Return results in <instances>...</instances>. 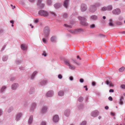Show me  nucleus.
Returning a JSON list of instances; mask_svg holds the SVG:
<instances>
[{"instance_id": "1", "label": "nucleus", "mask_w": 125, "mask_h": 125, "mask_svg": "<svg viewBox=\"0 0 125 125\" xmlns=\"http://www.w3.org/2000/svg\"><path fill=\"white\" fill-rule=\"evenodd\" d=\"M78 19L80 21V23L83 25L87 26L88 25V23L86 21V19L85 17L79 16Z\"/></svg>"}, {"instance_id": "2", "label": "nucleus", "mask_w": 125, "mask_h": 125, "mask_svg": "<svg viewBox=\"0 0 125 125\" xmlns=\"http://www.w3.org/2000/svg\"><path fill=\"white\" fill-rule=\"evenodd\" d=\"M50 30L49 28L48 27L45 28L43 30V34L44 36L46 38L50 34Z\"/></svg>"}, {"instance_id": "3", "label": "nucleus", "mask_w": 125, "mask_h": 125, "mask_svg": "<svg viewBox=\"0 0 125 125\" xmlns=\"http://www.w3.org/2000/svg\"><path fill=\"white\" fill-rule=\"evenodd\" d=\"M83 29L81 28H79L75 30H71L70 31L73 34H74L78 33H81L83 31Z\"/></svg>"}, {"instance_id": "4", "label": "nucleus", "mask_w": 125, "mask_h": 125, "mask_svg": "<svg viewBox=\"0 0 125 125\" xmlns=\"http://www.w3.org/2000/svg\"><path fill=\"white\" fill-rule=\"evenodd\" d=\"M40 15L44 17H47L49 16V13L46 11L43 10H40L39 12Z\"/></svg>"}, {"instance_id": "5", "label": "nucleus", "mask_w": 125, "mask_h": 125, "mask_svg": "<svg viewBox=\"0 0 125 125\" xmlns=\"http://www.w3.org/2000/svg\"><path fill=\"white\" fill-rule=\"evenodd\" d=\"M48 108V107L47 106H43L41 110V113L42 115L45 114L47 112Z\"/></svg>"}, {"instance_id": "6", "label": "nucleus", "mask_w": 125, "mask_h": 125, "mask_svg": "<svg viewBox=\"0 0 125 125\" xmlns=\"http://www.w3.org/2000/svg\"><path fill=\"white\" fill-rule=\"evenodd\" d=\"M64 62L69 67L70 69L72 70H74L75 69V67L72 65L70 63L69 61L67 60H65L64 61Z\"/></svg>"}, {"instance_id": "7", "label": "nucleus", "mask_w": 125, "mask_h": 125, "mask_svg": "<svg viewBox=\"0 0 125 125\" xmlns=\"http://www.w3.org/2000/svg\"><path fill=\"white\" fill-rule=\"evenodd\" d=\"M38 73V72L35 71L33 72L31 74L29 77V79L31 80H34L35 77Z\"/></svg>"}, {"instance_id": "8", "label": "nucleus", "mask_w": 125, "mask_h": 125, "mask_svg": "<svg viewBox=\"0 0 125 125\" xmlns=\"http://www.w3.org/2000/svg\"><path fill=\"white\" fill-rule=\"evenodd\" d=\"M121 12L120 9L119 8H116L114 10L112 11V13L114 14L118 15Z\"/></svg>"}, {"instance_id": "9", "label": "nucleus", "mask_w": 125, "mask_h": 125, "mask_svg": "<svg viewBox=\"0 0 125 125\" xmlns=\"http://www.w3.org/2000/svg\"><path fill=\"white\" fill-rule=\"evenodd\" d=\"M54 95L53 91L50 90L46 94V96L47 97H51L53 96Z\"/></svg>"}, {"instance_id": "10", "label": "nucleus", "mask_w": 125, "mask_h": 125, "mask_svg": "<svg viewBox=\"0 0 125 125\" xmlns=\"http://www.w3.org/2000/svg\"><path fill=\"white\" fill-rule=\"evenodd\" d=\"M19 85L18 83H15L12 84L11 87V89L13 90H15L19 87Z\"/></svg>"}, {"instance_id": "11", "label": "nucleus", "mask_w": 125, "mask_h": 125, "mask_svg": "<svg viewBox=\"0 0 125 125\" xmlns=\"http://www.w3.org/2000/svg\"><path fill=\"white\" fill-rule=\"evenodd\" d=\"M36 106V104L35 102L32 103L30 109V111L32 112H33L35 109Z\"/></svg>"}, {"instance_id": "12", "label": "nucleus", "mask_w": 125, "mask_h": 125, "mask_svg": "<svg viewBox=\"0 0 125 125\" xmlns=\"http://www.w3.org/2000/svg\"><path fill=\"white\" fill-rule=\"evenodd\" d=\"M59 120V117L58 115H55L53 117L52 120L54 123H56Z\"/></svg>"}, {"instance_id": "13", "label": "nucleus", "mask_w": 125, "mask_h": 125, "mask_svg": "<svg viewBox=\"0 0 125 125\" xmlns=\"http://www.w3.org/2000/svg\"><path fill=\"white\" fill-rule=\"evenodd\" d=\"M87 7L86 5L84 4H82L81 6V10L82 12L85 11L87 9Z\"/></svg>"}, {"instance_id": "14", "label": "nucleus", "mask_w": 125, "mask_h": 125, "mask_svg": "<svg viewBox=\"0 0 125 125\" xmlns=\"http://www.w3.org/2000/svg\"><path fill=\"white\" fill-rule=\"evenodd\" d=\"M97 8L96 6L92 5L91 6L90 8V11L92 12H94L96 10Z\"/></svg>"}, {"instance_id": "15", "label": "nucleus", "mask_w": 125, "mask_h": 125, "mask_svg": "<svg viewBox=\"0 0 125 125\" xmlns=\"http://www.w3.org/2000/svg\"><path fill=\"white\" fill-rule=\"evenodd\" d=\"M22 115V113H21L18 114L16 116V120L17 121L19 120L21 117Z\"/></svg>"}, {"instance_id": "16", "label": "nucleus", "mask_w": 125, "mask_h": 125, "mask_svg": "<svg viewBox=\"0 0 125 125\" xmlns=\"http://www.w3.org/2000/svg\"><path fill=\"white\" fill-rule=\"evenodd\" d=\"M70 111L69 109H67L65 110L64 112V115L66 117H68L70 115Z\"/></svg>"}, {"instance_id": "17", "label": "nucleus", "mask_w": 125, "mask_h": 125, "mask_svg": "<svg viewBox=\"0 0 125 125\" xmlns=\"http://www.w3.org/2000/svg\"><path fill=\"white\" fill-rule=\"evenodd\" d=\"M99 112L98 111L95 110L93 111L91 114V115L94 117L97 116L98 115Z\"/></svg>"}, {"instance_id": "18", "label": "nucleus", "mask_w": 125, "mask_h": 125, "mask_svg": "<svg viewBox=\"0 0 125 125\" xmlns=\"http://www.w3.org/2000/svg\"><path fill=\"white\" fill-rule=\"evenodd\" d=\"M21 47L22 50L23 51H27V46L26 44H22L21 45Z\"/></svg>"}, {"instance_id": "19", "label": "nucleus", "mask_w": 125, "mask_h": 125, "mask_svg": "<svg viewBox=\"0 0 125 125\" xmlns=\"http://www.w3.org/2000/svg\"><path fill=\"white\" fill-rule=\"evenodd\" d=\"M33 116L32 115H31L29 117L28 121V123L29 125H31L33 122Z\"/></svg>"}, {"instance_id": "20", "label": "nucleus", "mask_w": 125, "mask_h": 125, "mask_svg": "<svg viewBox=\"0 0 125 125\" xmlns=\"http://www.w3.org/2000/svg\"><path fill=\"white\" fill-rule=\"evenodd\" d=\"M7 86H3L1 88L0 90V93H3L5 91Z\"/></svg>"}, {"instance_id": "21", "label": "nucleus", "mask_w": 125, "mask_h": 125, "mask_svg": "<svg viewBox=\"0 0 125 125\" xmlns=\"http://www.w3.org/2000/svg\"><path fill=\"white\" fill-rule=\"evenodd\" d=\"M69 0H65L64 2L63 6L66 8H67L69 6Z\"/></svg>"}, {"instance_id": "22", "label": "nucleus", "mask_w": 125, "mask_h": 125, "mask_svg": "<svg viewBox=\"0 0 125 125\" xmlns=\"http://www.w3.org/2000/svg\"><path fill=\"white\" fill-rule=\"evenodd\" d=\"M90 19L93 20H96L98 19V17L95 15H93L91 16Z\"/></svg>"}, {"instance_id": "23", "label": "nucleus", "mask_w": 125, "mask_h": 125, "mask_svg": "<svg viewBox=\"0 0 125 125\" xmlns=\"http://www.w3.org/2000/svg\"><path fill=\"white\" fill-rule=\"evenodd\" d=\"M56 37L55 36H52L50 38L51 41L52 42H55L56 40Z\"/></svg>"}, {"instance_id": "24", "label": "nucleus", "mask_w": 125, "mask_h": 125, "mask_svg": "<svg viewBox=\"0 0 125 125\" xmlns=\"http://www.w3.org/2000/svg\"><path fill=\"white\" fill-rule=\"evenodd\" d=\"M47 82V81L46 80H44L40 82V84L41 86H42L45 84Z\"/></svg>"}, {"instance_id": "25", "label": "nucleus", "mask_w": 125, "mask_h": 125, "mask_svg": "<svg viewBox=\"0 0 125 125\" xmlns=\"http://www.w3.org/2000/svg\"><path fill=\"white\" fill-rule=\"evenodd\" d=\"M34 92V89L33 87H31L30 88L29 91V94H33Z\"/></svg>"}, {"instance_id": "26", "label": "nucleus", "mask_w": 125, "mask_h": 125, "mask_svg": "<svg viewBox=\"0 0 125 125\" xmlns=\"http://www.w3.org/2000/svg\"><path fill=\"white\" fill-rule=\"evenodd\" d=\"M64 92L63 91H60L58 93V95L60 96H62L64 95Z\"/></svg>"}, {"instance_id": "27", "label": "nucleus", "mask_w": 125, "mask_h": 125, "mask_svg": "<svg viewBox=\"0 0 125 125\" xmlns=\"http://www.w3.org/2000/svg\"><path fill=\"white\" fill-rule=\"evenodd\" d=\"M37 5L41 9L43 8L45 4H41V3L39 4H38V3H37Z\"/></svg>"}, {"instance_id": "28", "label": "nucleus", "mask_w": 125, "mask_h": 125, "mask_svg": "<svg viewBox=\"0 0 125 125\" xmlns=\"http://www.w3.org/2000/svg\"><path fill=\"white\" fill-rule=\"evenodd\" d=\"M61 5V4L60 3H57L54 4V7L55 8L57 9L60 7Z\"/></svg>"}, {"instance_id": "29", "label": "nucleus", "mask_w": 125, "mask_h": 125, "mask_svg": "<svg viewBox=\"0 0 125 125\" xmlns=\"http://www.w3.org/2000/svg\"><path fill=\"white\" fill-rule=\"evenodd\" d=\"M107 10L108 11H110L112 10L113 9L112 6L111 5H109L107 6Z\"/></svg>"}, {"instance_id": "30", "label": "nucleus", "mask_w": 125, "mask_h": 125, "mask_svg": "<svg viewBox=\"0 0 125 125\" xmlns=\"http://www.w3.org/2000/svg\"><path fill=\"white\" fill-rule=\"evenodd\" d=\"M119 103L121 105H123V98L122 96L120 99Z\"/></svg>"}, {"instance_id": "31", "label": "nucleus", "mask_w": 125, "mask_h": 125, "mask_svg": "<svg viewBox=\"0 0 125 125\" xmlns=\"http://www.w3.org/2000/svg\"><path fill=\"white\" fill-rule=\"evenodd\" d=\"M13 110V107H10L8 108L7 110V112L8 113H10L12 112Z\"/></svg>"}, {"instance_id": "32", "label": "nucleus", "mask_w": 125, "mask_h": 125, "mask_svg": "<svg viewBox=\"0 0 125 125\" xmlns=\"http://www.w3.org/2000/svg\"><path fill=\"white\" fill-rule=\"evenodd\" d=\"M8 59V56H5L3 57L2 58V60L3 61H7Z\"/></svg>"}, {"instance_id": "33", "label": "nucleus", "mask_w": 125, "mask_h": 125, "mask_svg": "<svg viewBox=\"0 0 125 125\" xmlns=\"http://www.w3.org/2000/svg\"><path fill=\"white\" fill-rule=\"evenodd\" d=\"M109 25L110 26H113V24L112 23V20L110 19L109 20Z\"/></svg>"}, {"instance_id": "34", "label": "nucleus", "mask_w": 125, "mask_h": 125, "mask_svg": "<svg viewBox=\"0 0 125 125\" xmlns=\"http://www.w3.org/2000/svg\"><path fill=\"white\" fill-rule=\"evenodd\" d=\"M21 61L20 60H17L15 62V63L17 64H19L21 63Z\"/></svg>"}, {"instance_id": "35", "label": "nucleus", "mask_w": 125, "mask_h": 125, "mask_svg": "<svg viewBox=\"0 0 125 125\" xmlns=\"http://www.w3.org/2000/svg\"><path fill=\"white\" fill-rule=\"evenodd\" d=\"M83 100V98L81 96L79 97L78 99V101L80 102H82Z\"/></svg>"}, {"instance_id": "36", "label": "nucleus", "mask_w": 125, "mask_h": 125, "mask_svg": "<svg viewBox=\"0 0 125 125\" xmlns=\"http://www.w3.org/2000/svg\"><path fill=\"white\" fill-rule=\"evenodd\" d=\"M101 10L102 11H105L107 10V7H104L101 8Z\"/></svg>"}, {"instance_id": "37", "label": "nucleus", "mask_w": 125, "mask_h": 125, "mask_svg": "<svg viewBox=\"0 0 125 125\" xmlns=\"http://www.w3.org/2000/svg\"><path fill=\"white\" fill-rule=\"evenodd\" d=\"M49 13L51 14V15H52V16L54 17H56L57 16L56 15L54 12H51Z\"/></svg>"}, {"instance_id": "38", "label": "nucleus", "mask_w": 125, "mask_h": 125, "mask_svg": "<svg viewBox=\"0 0 125 125\" xmlns=\"http://www.w3.org/2000/svg\"><path fill=\"white\" fill-rule=\"evenodd\" d=\"M125 69V67H122L120 68L119 69V70L120 72L123 71Z\"/></svg>"}, {"instance_id": "39", "label": "nucleus", "mask_w": 125, "mask_h": 125, "mask_svg": "<svg viewBox=\"0 0 125 125\" xmlns=\"http://www.w3.org/2000/svg\"><path fill=\"white\" fill-rule=\"evenodd\" d=\"M94 5L96 6V8L97 7H99L101 6V4L99 3H96Z\"/></svg>"}, {"instance_id": "40", "label": "nucleus", "mask_w": 125, "mask_h": 125, "mask_svg": "<svg viewBox=\"0 0 125 125\" xmlns=\"http://www.w3.org/2000/svg\"><path fill=\"white\" fill-rule=\"evenodd\" d=\"M42 42L43 43H46L47 42L46 39L45 38H43L42 39Z\"/></svg>"}, {"instance_id": "41", "label": "nucleus", "mask_w": 125, "mask_h": 125, "mask_svg": "<svg viewBox=\"0 0 125 125\" xmlns=\"http://www.w3.org/2000/svg\"><path fill=\"white\" fill-rule=\"evenodd\" d=\"M90 27L91 28H93L95 27V25L94 24H92L90 25Z\"/></svg>"}, {"instance_id": "42", "label": "nucleus", "mask_w": 125, "mask_h": 125, "mask_svg": "<svg viewBox=\"0 0 125 125\" xmlns=\"http://www.w3.org/2000/svg\"><path fill=\"white\" fill-rule=\"evenodd\" d=\"M115 24L118 25H121L122 24L121 22L119 21H116L115 22Z\"/></svg>"}, {"instance_id": "43", "label": "nucleus", "mask_w": 125, "mask_h": 125, "mask_svg": "<svg viewBox=\"0 0 125 125\" xmlns=\"http://www.w3.org/2000/svg\"><path fill=\"white\" fill-rule=\"evenodd\" d=\"M120 87L121 88L123 89H125V84H122L121 85Z\"/></svg>"}, {"instance_id": "44", "label": "nucleus", "mask_w": 125, "mask_h": 125, "mask_svg": "<svg viewBox=\"0 0 125 125\" xmlns=\"http://www.w3.org/2000/svg\"><path fill=\"white\" fill-rule=\"evenodd\" d=\"M15 79V77H11L10 78V80L11 81H13Z\"/></svg>"}, {"instance_id": "45", "label": "nucleus", "mask_w": 125, "mask_h": 125, "mask_svg": "<svg viewBox=\"0 0 125 125\" xmlns=\"http://www.w3.org/2000/svg\"><path fill=\"white\" fill-rule=\"evenodd\" d=\"M58 78L59 79H61L62 78V76L61 74H59L58 75Z\"/></svg>"}, {"instance_id": "46", "label": "nucleus", "mask_w": 125, "mask_h": 125, "mask_svg": "<svg viewBox=\"0 0 125 125\" xmlns=\"http://www.w3.org/2000/svg\"><path fill=\"white\" fill-rule=\"evenodd\" d=\"M51 3V1L50 0H48L47 1V4L49 5H50Z\"/></svg>"}, {"instance_id": "47", "label": "nucleus", "mask_w": 125, "mask_h": 125, "mask_svg": "<svg viewBox=\"0 0 125 125\" xmlns=\"http://www.w3.org/2000/svg\"><path fill=\"white\" fill-rule=\"evenodd\" d=\"M86 121L83 122L81 123V125H86Z\"/></svg>"}, {"instance_id": "48", "label": "nucleus", "mask_w": 125, "mask_h": 125, "mask_svg": "<svg viewBox=\"0 0 125 125\" xmlns=\"http://www.w3.org/2000/svg\"><path fill=\"white\" fill-rule=\"evenodd\" d=\"M68 16V15L66 13H65L63 15V17L64 18H66Z\"/></svg>"}, {"instance_id": "49", "label": "nucleus", "mask_w": 125, "mask_h": 125, "mask_svg": "<svg viewBox=\"0 0 125 125\" xmlns=\"http://www.w3.org/2000/svg\"><path fill=\"white\" fill-rule=\"evenodd\" d=\"M84 81V80L82 78H81L79 80V82L80 83H82Z\"/></svg>"}, {"instance_id": "50", "label": "nucleus", "mask_w": 125, "mask_h": 125, "mask_svg": "<svg viewBox=\"0 0 125 125\" xmlns=\"http://www.w3.org/2000/svg\"><path fill=\"white\" fill-rule=\"evenodd\" d=\"M3 113V111L1 109H0V117L2 115Z\"/></svg>"}, {"instance_id": "51", "label": "nucleus", "mask_w": 125, "mask_h": 125, "mask_svg": "<svg viewBox=\"0 0 125 125\" xmlns=\"http://www.w3.org/2000/svg\"><path fill=\"white\" fill-rule=\"evenodd\" d=\"M42 55L44 56L45 57H46L47 55L45 52H43V53L42 54Z\"/></svg>"}, {"instance_id": "52", "label": "nucleus", "mask_w": 125, "mask_h": 125, "mask_svg": "<svg viewBox=\"0 0 125 125\" xmlns=\"http://www.w3.org/2000/svg\"><path fill=\"white\" fill-rule=\"evenodd\" d=\"M46 123L44 121L42 122L41 123V125H46Z\"/></svg>"}, {"instance_id": "53", "label": "nucleus", "mask_w": 125, "mask_h": 125, "mask_svg": "<svg viewBox=\"0 0 125 125\" xmlns=\"http://www.w3.org/2000/svg\"><path fill=\"white\" fill-rule=\"evenodd\" d=\"M70 80L71 81H73V78L72 76H70L69 78Z\"/></svg>"}, {"instance_id": "54", "label": "nucleus", "mask_w": 125, "mask_h": 125, "mask_svg": "<svg viewBox=\"0 0 125 125\" xmlns=\"http://www.w3.org/2000/svg\"><path fill=\"white\" fill-rule=\"evenodd\" d=\"M123 19L122 17L121 16H120L119 17L118 20L119 21H121Z\"/></svg>"}, {"instance_id": "55", "label": "nucleus", "mask_w": 125, "mask_h": 125, "mask_svg": "<svg viewBox=\"0 0 125 125\" xmlns=\"http://www.w3.org/2000/svg\"><path fill=\"white\" fill-rule=\"evenodd\" d=\"M92 84L93 86H95V85L96 83L95 82H93L92 83Z\"/></svg>"}, {"instance_id": "56", "label": "nucleus", "mask_w": 125, "mask_h": 125, "mask_svg": "<svg viewBox=\"0 0 125 125\" xmlns=\"http://www.w3.org/2000/svg\"><path fill=\"white\" fill-rule=\"evenodd\" d=\"M20 69L21 70H24L25 69L23 67H20Z\"/></svg>"}, {"instance_id": "57", "label": "nucleus", "mask_w": 125, "mask_h": 125, "mask_svg": "<svg viewBox=\"0 0 125 125\" xmlns=\"http://www.w3.org/2000/svg\"><path fill=\"white\" fill-rule=\"evenodd\" d=\"M73 61L75 62V63L77 65H79L80 64V63L78 62H77V61L75 60H73Z\"/></svg>"}, {"instance_id": "58", "label": "nucleus", "mask_w": 125, "mask_h": 125, "mask_svg": "<svg viewBox=\"0 0 125 125\" xmlns=\"http://www.w3.org/2000/svg\"><path fill=\"white\" fill-rule=\"evenodd\" d=\"M110 82L108 81H106V83L107 85H109L110 84Z\"/></svg>"}, {"instance_id": "59", "label": "nucleus", "mask_w": 125, "mask_h": 125, "mask_svg": "<svg viewBox=\"0 0 125 125\" xmlns=\"http://www.w3.org/2000/svg\"><path fill=\"white\" fill-rule=\"evenodd\" d=\"M108 99L110 101H112V97L111 96H110L108 98Z\"/></svg>"}, {"instance_id": "60", "label": "nucleus", "mask_w": 125, "mask_h": 125, "mask_svg": "<svg viewBox=\"0 0 125 125\" xmlns=\"http://www.w3.org/2000/svg\"><path fill=\"white\" fill-rule=\"evenodd\" d=\"M64 25L66 27H70V28H72V27L71 26H70L68 25L67 24H64Z\"/></svg>"}, {"instance_id": "61", "label": "nucleus", "mask_w": 125, "mask_h": 125, "mask_svg": "<svg viewBox=\"0 0 125 125\" xmlns=\"http://www.w3.org/2000/svg\"><path fill=\"white\" fill-rule=\"evenodd\" d=\"M96 94L97 95L99 96V95H100L101 94L100 92H97L96 93Z\"/></svg>"}, {"instance_id": "62", "label": "nucleus", "mask_w": 125, "mask_h": 125, "mask_svg": "<svg viewBox=\"0 0 125 125\" xmlns=\"http://www.w3.org/2000/svg\"><path fill=\"white\" fill-rule=\"evenodd\" d=\"M42 0H38V4H39L41 3V2Z\"/></svg>"}, {"instance_id": "63", "label": "nucleus", "mask_w": 125, "mask_h": 125, "mask_svg": "<svg viewBox=\"0 0 125 125\" xmlns=\"http://www.w3.org/2000/svg\"><path fill=\"white\" fill-rule=\"evenodd\" d=\"M10 6L12 7V9H13L15 8V6H13V5L12 4H11Z\"/></svg>"}, {"instance_id": "64", "label": "nucleus", "mask_w": 125, "mask_h": 125, "mask_svg": "<svg viewBox=\"0 0 125 125\" xmlns=\"http://www.w3.org/2000/svg\"><path fill=\"white\" fill-rule=\"evenodd\" d=\"M114 91L113 89H111L109 90V92H110L113 93L114 92Z\"/></svg>"}]
</instances>
